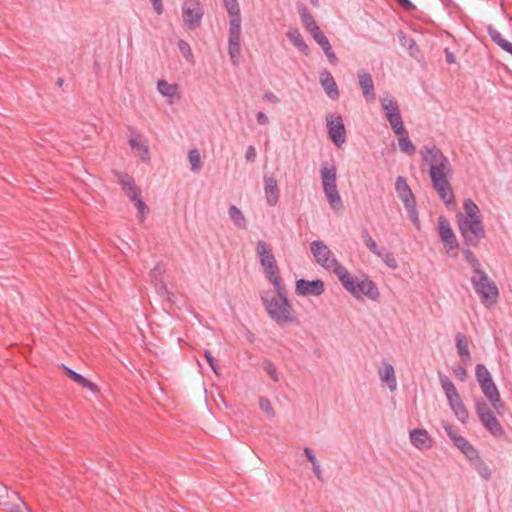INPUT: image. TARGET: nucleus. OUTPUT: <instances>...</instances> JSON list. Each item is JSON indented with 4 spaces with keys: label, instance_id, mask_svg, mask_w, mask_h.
<instances>
[{
    "label": "nucleus",
    "instance_id": "obj_8",
    "mask_svg": "<svg viewBox=\"0 0 512 512\" xmlns=\"http://www.w3.org/2000/svg\"><path fill=\"white\" fill-rule=\"evenodd\" d=\"M470 281L475 293L484 306L490 308L497 303L499 289L485 271L481 272V274L472 275Z\"/></svg>",
    "mask_w": 512,
    "mask_h": 512
},
{
    "label": "nucleus",
    "instance_id": "obj_17",
    "mask_svg": "<svg viewBox=\"0 0 512 512\" xmlns=\"http://www.w3.org/2000/svg\"><path fill=\"white\" fill-rule=\"evenodd\" d=\"M438 229L441 241L449 250H455L459 247V243L457 241L455 233L451 228L450 222L446 217H439Z\"/></svg>",
    "mask_w": 512,
    "mask_h": 512
},
{
    "label": "nucleus",
    "instance_id": "obj_38",
    "mask_svg": "<svg viewBox=\"0 0 512 512\" xmlns=\"http://www.w3.org/2000/svg\"><path fill=\"white\" fill-rule=\"evenodd\" d=\"M377 257H379L390 269L394 270L398 267V263L393 253L388 250L382 249L380 251V255H377Z\"/></svg>",
    "mask_w": 512,
    "mask_h": 512
},
{
    "label": "nucleus",
    "instance_id": "obj_29",
    "mask_svg": "<svg viewBox=\"0 0 512 512\" xmlns=\"http://www.w3.org/2000/svg\"><path fill=\"white\" fill-rule=\"evenodd\" d=\"M228 215L232 223L238 228V229H246L248 226L247 219L243 212L236 206V205H230L228 208Z\"/></svg>",
    "mask_w": 512,
    "mask_h": 512
},
{
    "label": "nucleus",
    "instance_id": "obj_26",
    "mask_svg": "<svg viewBox=\"0 0 512 512\" xmlns=\"http://www.w3.org/2000/svg\"><path fill=\"white\" fill-rule=\"evenodd\" d=\"M164 268L160 263H157L150 271L151 282L153 283L156 292L159 295L168 294L167 286L163 280Z\"/></svg>",
    "mask_w": 512,
    "mask_h": 512
},
{
    "label": "nucleus",
    "instance_id": "obj_27",
    "mask_svg": "<svg viewBox=\"0 0 512 512\" xmlns=\"http://www.w3.org/2000/svg\"><path fill=\"white\" fill-rule=\"evenodd\" d=\"M455 344L460 359L464 362H470L471 353L466 336L462 333H457L455 336Z\"/></svg>",
    "mask_w": 512,
    "mask_h": 512
},
{
    "label": "nucleus",
    "instance_id": "obj_40",
    "mask_svg": "<svg viewBox=\"0 0 512 512\" xmlns=\"http://www.w3.org/2000/svg\"><path fill=\"white\" fill-rule=\"evenodd\" d=\"M475 470L478 472V474L485 480H489L491 477V470L489 466L482 460L479 459L474 464Z\"/></svg>",
    "mask_w": 512,
    "mask_h": 512
},
{
    "label": "nucleus",
    "instance_id": "obj_32",
    "mask_svg": "<svg viewBox=\"0 0 512 512\" xmlns=\"http://www.w3.org/2000/svg\"><path fill=\"white\" fill-rule=\"evenodd\" d=\"M397 135L399 136L398 137V146H399L400 151L403 154H406L408 156H413L416 152V147L413 144V142L410 140V138L407 134V130L405 129V132H403L402 134H397Z\"/></svg>",
    "mask_w": 512,
    "mask_h": 512
},
{
    "label": "nucleus",
    "instance_id": "obj_63",
    "mask_svg": "<svg viewBox=\"0 0 512 512\" xmlns=\"http://www.w3.org/2000/svg\"><path fill=\"white\" fill-rule=\"evenodd\" d=\"M401 5H403L406 8L412 7L413 4L410 0H398Z\"/></svg>",
    "mask_w": 512,
    "mask_h": 512
},
{
    "label": "nucleus",
    "instance_id": "obj_47",
    "mask_svg": "<svg viewBox=\"0 0 512 512\" xmlns=\"http://www.w3.org/2000/svg\"><path fill=\"white\" fill-rule=\"evenodd\" d=\"M325 56L327 57V60L329 61V63H331L332 65H336L338 63V58L336 56V54L334 53V51L332 50V47L330 45V42L324 46L321 47Z\"/></svg>",
    "mask_w": 512,
    "mask_h": 512
},
{
    "label": "nucleus",
    "instance_id": "obj_9",
    "mask_svg": "<svg viewBox=\"0 0 512 512\" xmlns=\"http://www.w3.org/2000/svg\"><path fill=\"white\" fill-rule=\"evenodd\" d=\"M256 255L268 281L272 285L282 283L280 269L270 245L264 240L256 243Z\"/></svg>",
    "mask_w": 512,
    "mask_h": 512
},
{
    "label": "nucleus",
    "instance_id": "obj_5",
    "mask_svg": "<svg viewBox=\"0 0 512 512\" xmlns=\"http://www.w3.org/2000/svg\"><path fill=\"white\" fill-rule=\"evenodd\" d=\"M338 280L356 300H363L364 298L370 301H378L380 292L377 285L367 275L361 277H353L346 269L339 275Z\"/></svg>",
    "mask_w": 512,
    "mask_h": 512
},
{
    "label": "nucleus",
    "instance_id": "obj_57",
    "mask_svg": "<svg viewBox=\"0 0 512 512\" xmlns=\"http://www.w3.org/2000/svg\"><path fill=\"white\" fill-rule=\"evenodd\" d=\"M256 120L260 125H267L269 123L267 115L262 111L256 113Z\"/></svg>",
    "mask_w": 512,
    "mask_h": 512
},
{
    "label": "nucleus",
    "instance_id": "obj_59",
    "mask_svg": "<svg viewBox=\"0 0 512 512\" xmlns=\"http://www.w3.org/2000/svg\"><path fill=\"white\" fill-rule=\"evenodd\" d=\"M263 99L268 101V102H271V103H278L279 102V98L272 92H266L264 95H263Z\"/></svg>",
    "mask_w": 512,
    "mask_h": 512
},
{
    "label": "nucleus",
    "instance_id": "obj_6",
    "mask_svg": "<svg viewBox=\"0 0 512 512\" xmlns=\"http://www.w3.org/2000/svg\"><path fill=\"white\" fill-rule=\"evenodd\" d=\"M319 174L329 207L336 213L340 212L343 209V201L337 187V168L334 160L323 161Z\"/></svg>",
    "mask_w": 512,
    "mask_h": 512
},
{
    "label": "nucleus",
    "instance_id": "obj_10",
    "mask_svg": "<svg viewBox=\"0 0 512 512\" xmlns=\"http://www.w3.org/2000/svg\"><path fill=\"white\" fill-rule=\"evenodd\" d=\"M310 251L316 263L327 271L333 272L337 278L346 268L337 260L331 249L321 240L310 243Z\"/></svg>",
    "mask_w": 512,
    "mask_h": 512
},
{
    "label": "nucleus",
    "instance_id": "obj_52",
    "mask_svg": "<svg viewBox=\"0 0 512 512\" xmlns=\"http://www.w3.org/2000/svg\"><path fill=\"white\" fill-rule=\"evenodd\" d=\"M453 372L455 374V376L460 380V381H465L466 378H467V371L464 367L460 366V365H457V366H454L453 367Z\"/></svg>",
    "mask_w": 512,
    "mask_h": 512
},
{
    "label": "nucleus",
    "instance_id": "obj_3",
    "mask_svg": "<svg viewBox=\"0 0 512 512\" xmlns=\"http://www.w3.org/2000/svg\"><path fill=\"white\" fill-rule=\"evenodd\" d=\"M464 213H458L456 220L466 246L476 247L485 237V229L478 205L472 199L463 202Z\"/></svg>",
    "mask_w": 512,
    "mask_h": 512
},
{
    "label": "nucleus",
    "instance_id": "obj_22",
    "mask_svg": "<svg viewBox=\"0 0 512 512\" xmlns=\"http://www.w3.org/2000/svg\"><path fill=\"white\" fill-rule=\"evenodd\" d=\"M378 376L382 383L386 384L390 392H394L397 389V379L395 376V370L391 363L386 360L382 361V366L378 369Z\"/></svg>",
    "mask_w": 512,
    "mask_h": 512
},
{
    "label": "nucleus",
    "instance_id": "obj_31",
    "mask_svg": "<svg viewBox=\"0 0 512 512\" xmlns=\"http://www.w3.org/2000/svg\"><path fill=\"white\" fill-rule=\"evenodd\" d=\"M304 455L312 465V471L317 480H323V471L319 460L317 459L314 451L309 447L303 448Z\"/></svg>",
    "mask_w": 512,
    "mask_h": 512
},
{
    "label": "nucleus",
    "instance_id": "obj_37",
    "mask_svg": "<svg viewBox=\"0 0 512 512\" xmlns=\"http://www.w3.org/2000/svg\"><path fill=\"white\" fill-rule=\"evenodd\" d=\"M398 39L400 41V44L403 47L407 48V50L409 51L410 55L412 57H414L415 54L418 52V46H417L415 40L412 39V38L407 37L404 32H400L398 34Z\"/></svg>",
    "mask_w": 512,
    "mask_h": 512
},
{
    "label": "nucleus",
    "instance_id": "obj_35",
    "mask_svg": "<svg viewBox=\"0 0 512 512\" xmlns=\"http://www.w3.org/2000/svg\"><path fill=\"white\" fill-rule=\"evenodd\" d=\"M224 6L229 15V20H241L240 7L238 0H223Z\"/></svg>",
    "mask_w": 512,
    "mask_h": 512
},
{
    "label": "nucleus",
    "instance_id": "obj_13",
    "mask_svg": "<svg viewBox=\"0 0 512 512\" xmlns=\"http://www.w3.org/2000/svg\"><path fill=\"white\" fill-rule=\"evenodd\" d=\"M204 16V9L200 0H184L182 4V18L185 27L190 30L200 26Z\"/></svg>",
    "mask_w": 512,
    "mask_h": 512
},
{
    "label": "nucleus",
    "instance_id": "obj_20",
    "mask_svg": "<svg viewBox=\"0 0 512 512\" xmlns=\"http://www.w3.org/2000/svg\"><path fill=\"white\" fill-rule=\"evenodd\" d=\"M264 194L266 202L270 207L275 206L279 201L278 182L274 175L264 174L263 176Z\"/></svg>",
    "mask_w": 512,
    "mask_h": 512
},
{
    "label": "nucleus",
    "instance_id": "obj_36",
    "mask_svg": "<svg viewBox=\"0 0 512 512\" xmlns=\"http://www.w3.org/2000/svg\"><path fill=\"white\" fill-rule=\"evenodd\" d=\"M188 161L190 163V169L192 172H198L200 171L202 164H201V156L198 149H190L188 151Z\"/></svg>",
    "mask_w": 512,
    "mask_h": 512
},
{
    "label": "nucleus",
    "instance_id": "obj_7",
    "mask_svg": "<svg viewBox=\"0 0 512 512\" xmlns=\"http://www.w3.org/2000/svg\"><path fill=\"white\" fill-rule=\"evenodd\" d=\"M438 377L450 409L459 422L466 424L469 420V412L465 407L464 402L454 383L447 375L442 372L438 373Z\"/></svg>",
    "mask_w": 512,
    "mask_h": 512
},
{
    "label": "nucleus",
    "instance_id": "obj_4",
    "mask_svg": "<svg viewBox=\"0 0 512 512\" xmlns=\"http://www.w3.org/2000/svg\"><path fill=\"white\" fill-rule=\"evenodd\" d=\"M273 296H262L263 305L269 317L278 325L298 324L299 319L292 304L288 300V292L282 283L272 285Z\"/></svg>",
    "mask_w": 512,
    "mask_h": 512
},
{
    "label": "nucleus",
    "instance_id": "obj_54",
    "mask_svg": "<svg viewBox=\"0 0 512 512\" xmlns=\"http://www.w3.org/2000/svg\"><path fill=\"white\" fill-rule=\"evenodd\" d=\"M457 442L454 444L462 453L467 450L471 443L463 436L460 439H456Z\"/></svg>",
    "mask_w": 512,
    "mask_h": 512
},
{
    "label": "nucleus",
    "instance_id": "obj_43",
    "mask_svg": "<svg viewBox=\"0 0 512 512\" xmlns=\"http://www.w3.org/2000/svg\"><path fill=\"white\" fill-rule=\"evenodd\" d=\"M312 38L315 40V42L320 46H324L329 43L328 38L326 35L321 31L320 28L316 29L311 33Z\"/></svg>",
    "mask_w": 512,
    "mask_h": 512
},
{
    "label": "nucleus",
    "instance_id": "obj_25",
    "mask_svg": "<svg viewBox=\"0 0 512 512\" xmlns=\"http://www.w3.org/2000/svg\"><path fill=\"white\" fill-rule=\"evenodd\" d=\"M319 80L326 95L330 99L336 100L339 97V89L332 74L328 70L324 69L320 73Z\"/></svg>",
    "mask_w": 512,
    "mask_h": 512
},
{
    "label": "nucleus",
    "instance_id": "obj_23",
    "mask_svg": "<svg viewBox=\"0 0 512 512\" xmlns=\"http://www.w3.org/2000/svg\"><path fill=\"white\" fill-rule=\"evenodd\" d=\"M359 86L362 90V95L367 102L375 100V87L372 76L365 70L358 72Z\"/></svg>",
    "mask_w": 512,
    "mask_h": 512
},
{
    "label": "nucleus",
    "instance_id": "obj_55",
    "mask_svg": "<svg viewBox=\"0 0 512 512\" xmlns=\"http://www.w3.org/2000/svg\"><path fill=\"white\" fill-rule=\"evenodd\" d=\"M365 245L367 246V248L369 249V251L371 253H373L374 255H380V251L383 249V248H380L378 246V244L376 243V241L374 239H371L370 241H368L367 243H365Z\"/></svg>",
    "mask_w": 512,
    "mask_h": 512
},
{
    "label": "nucleus",
    "instance_id": "obj_50",
    "mask_svg": "<svg viewBox=\"0 0 512 512\" xmlns=\"http://www.w3.org/2000/svg\"><path fill=\"white\" fill-rule=\"evenodd\" d=\"M447 436L449 437V439L452 441L453 444H455L457 442L456 439H460L462 436L457 434V432L455 431V429L453 428L452 425L450 424H445L443 426Z\"/></svg>",
    "mask_w": 512,
    "mask_h": 512
},
{
    "label": "nucleus",
    "instance_id": "obj_2",
    "mask_svg": "<svg viewBox=\"0 0 512 512\" xmlns=\"http://www.w3.org/2000/svg\"><path fill=\"white\" fill-rule=\"evenodd\" d=\"M422 162L428 166V175L433 189L441 201L450 207L455 204V194L450 183L453 168L449 159L436 145L424 146L420 150Z\"/></svg>",
    "mask_w": 512,
    "mask_h": 512
},
{
    "label": "nucleus",
    "instance_id": "obj_18",
    "mask_svg": "<svg viewBox=\"0 0 512 512\" xmlns=\"http://www.w3.org/2000/svg\"><path fill=\"white\" fill-rule=\"evenodd\" d=\"M158 93L166 99V103L173 105L181 99L180 88L177 83H169L164 79L157 81Z\"/></svg>",
    "mask_w": 512,
    "mask_h": 512
},
{
    "label": "nucleus",
    "instance_id": "obj_39",
    "mask_svg": "<svg viewBox=\"0 0 512 512\" xmlns=\"http://www.w3.org/2000/svg\"><path fill=\"white\" fill-rule=\"evenodd\" d=\"M131 201L134 203V206L137 209L140 221L143 222L149 212L147 205L141 199V195L133 198Z\"/></svg>",
    "mask_w": 512,
    "mask_h": 512
},
{
    "label": "nucleus",
    "instance_id": "obj_30",
    "mask_svg": "<svg viewBox=\"0 0 512 512\" xmlns=\"http://www.w3.org/2000/svg\"><path fill=\"white\" fill-rule=\"evenodd\" d=\"M287 37L299 51L306 55L309 53V47L297 28H290Z\"/></svg>",
    "mask_w": 512,
    "mask_h": 512
},
{
    "label": "nucleus",
    "instance_id": "obj_33",
    "mask_svg": "<svg viewBox=\"0 0 512 512\" xmlns=\"http://www.w3.org/2000/svg\"><path fill=\"white\" fill-rule=\"evenodd\" d=\"M63 368L65 369L66 371V374L67 376L72 379L74 382H76L77 384L85 387V388H88L90 389L91 391H95L96 390V385L93 384L91 381H89L87 378H85L84 376H82L80 373L72 370L71 368H68L66 366L63 365Z\"/></svg>",
    "mask_w": 512,
    "mask_h": 512
},
{
    "label": "nucleus",
    "instance_id": "obj_1",
    "mask_svg": "<svg viewBox=\"0 0 512 512\" xmlns=\"http://www.w3.org/2000/svg\"><path fill=\"white\" fill-rule=\"evenodd\" d=\"M475 376L483 395L490 403L489 405L482 400L476 401V414L487 431L494 437L501 438L504 436L505 431L491 410L492 407L498 414H501L504 410L505 406L501 400L499 390L492 379L491 373L484 364L476 365Z\"/></svg>",
    "mask_w": 512,
    "mask_h": 512
},
{
    "label": "nucleus",
    "instance_id": "obj_41",
    "mask_svg": "<svg viewBox=\"0 0 512 512\" xmlns=\"http://www.w3.org/2000/svg\"><path fill=\"white\" fill-rule=\"evenodd\" d=\"M263 370L270 376L274 382L279 381V376L275 365L270 360H264L262 364Z\"/></svg>",
    "mask_w": 512,
    "mask_h": 512
},
{
    "label": "nucleus",
    "instance_id": "obj_46",
    "mask_svg": "<svg viewBox=\"0 0 512 512\" xmlns=\"http://www.w3.org/2000/svg\"><path fill=\"white\" fill-rule=\"evenodd\" d=\"M325 56L327 57V60L329 61V63H331L332 65H336L338 63V58L336 56V54L334 53V51L332 50V47L330 45V42L324 46L321 47Z\"/></svg>",
    "mask_w": 512,
    "mask_h": 512
},
{
    "label": "nucleus",
    "instance_id": "obj_15",
    "mask_svg": "<svg viewBox=\"0 0 512 512\" xmlns=\"http://www.w3.org/2000/svg\"><path fill=\"white\" fill-rule=\"evenodd\" d=\"M327 132L332 142L341 147L346 141V131L340 114L331 113L326 117Z\"/></svg>",
    "mask_w": 512,
    "mask_h": 512
},
{
    "label": "nucleus",
    "instance_id": "obj_42",
    "mask_svg": "<svg viewBox=\"0 0 512 512\" xmlns=\"http://www.w3.org/2000/svg\"><path fill=\"white\" fill-rule=\"evenodd\" d=\"M259 407L265 412L269 417L273 418L275 416V411L269 399L260 397L259 398Z\"/></svg>",
    "mask_w": 512,
    "mask_h": 512
},
{
    "label": "nucleus",
    "instance_id": "obj_51",
    "mask_svg": "<svg viewBox=\"0 0 512 512\" xmlns=\"http://www.w3.org/2000/svg\"><path fill=\"white\" fill-rule=\"evenodd\" d=\"M204 356H205L209 366L213 370V372L216 375H219V367L216 365L215 359H214L213 355L211 354V352L209 350H205L204 351Z\"/></svg>",
    "mask_w": 512,
    "mask_h": 512
},
{
    "label": "nucleus",
    "instance_id": "obj_58",
    "mask_svg": "<svg viewBox=\"0 0 512 512\" xmlns=\"http://www.w3.org/2000/svg\"><path fill=\"white\" fill-rule=\"evenodd\" d=\"M152 6L157 14H162L164 7L162 0H151Z\"/></svg>",
    "mask_w": 512,
    "mask_h": 512
},
{
    "label": "nucleus",
    "instance_id": "obj_60",
    "mask_svg": "<svg viewBox=\"0 0 512 512\" xmlns=\"http://www.w3.org/2000/svg\"><path fill=\"white\" fill-rule=\"evenodd\" d=\"M444 53H445L447 63L454 64L456 61L454 54L448 48H446L444 50Z\"/></svg>",
    "mask_w": 512,
    "mask_h": 512
},
{
    "label": "nucleus",
    "instance_id": "obj_16",
    "mask_svg": "<svg viewBox=\"0 0 512 512\" xmlns=\"http://www.w3.org/2000/svg\"><path fill=\"white\" fill-rule=\"evenodd\" d=\"M324 282L321 279H298L295 285V293L300 297L320 296L324 293Z\"/></svg>",
    "mask_w": 512,
    "mask_h": 512
},
{
    "label": "nucleus",
    "instance_id": "obj_56",
    "mask_svg": "<svg viewBox=\"0 0 512 512\" xmlns=\"http://www.w3.org/2000/svg\"><path fill=\"white\" fill-rule=\"evenodd\" d=\"M256 158V149L254 146H248L246 153H245V159L249 162H253Z\"/></svg>",
    "mask_w": 512,
    "mask_h": 512
},
{
    "label": "nucleus",
    "instance_id": "obj_28",
    "mask_svg": "<svg viewBox=\"0 0 512 512\" xmlns=\"http://www.w3.org/2000/svg\"><path fill=\"white\" fill-rule=\"evenodd\" d=\"M298 13L301 17L302 23L305 29L311 34L313 31L319 28L317 23L315 22L313 16L308 11V8L304 4H299L297 6Z\"/></svg>",
    "mask_w": 512,
    "mask_h": 512
},
{
    "label": "nucleus",
    "instance_id": "obj_53",
    "mask_svg": "<svg viewBox=\"0 0 512 512\" xmlns=\"http://www.w3.org/2000/svg\"><path fill=\"white\" fill-rule=\"evenodd\" d=\"M10 512H31V510L27 507L24 502H20L19 504H14L9 506Z\"/></svg>",
    "mask_w": 512,
    "mask_h": 512
},
{
    "label": "nucleus",
    "instance_id": "obj_64",
    "mask_svg": "<svg viewBox=\"0 0 512 512\" xmlns=\"http://www.w3.org/2000/svg\"><path fill=\"white\" fill-rule=\"evenodd\" d=\"M508 40H506L505 38H503V40H501L499 43H498V46L500 48H502V46L507 42Z\"/></svg>",
    "mask_w": 512,
    "mask_h": 512
},
{
    "label": "nucleus",
    "instance_id": "obj_49",
    "mask_svg": "<svg viewBox=\"0 0 512 512\" xmlns=\"http://www.w3.org/2000/svg\"><path fill=\"white\" fill-rule=\"evenodd\" d=\"M463 454L465 455V457H466L469 461L473 462V464H474L476 461H478L479 459H481V457L479 456L478 451L476 450V448H475L472 444H471V446H470L467 450H465V451L463 452Z\"/></svg>",
    "mask_w": 512,
    "mask_h": 512
},
{
    "label": "nucleus",
    "instance_id": "obj_11",
    "mask_svg": "<svg viewBox=\"0 0 512 512\" xmlns=\"http://www.w3.org/2000/svg\"><path fill=\"white\" fill-rule=\"evenodd\" d=\"M395 191L402 201L408 217L416 227V229H420V219H419V212L417 208L416 198L409 187L407 180L403 176H398L395 180Z\"/></svg>",
    "mask_w": 512,
    "mask_h": 512
},
{
    "label": "nucleus",
    "instance_id": "obj_24",
    "mask_svg": "<svg viewBox=\"0 0 512 512\" xmlns=\"http://www.w3.org/2000/svg\"><path fill=\"white\" fill-rule=\"evenodd\" d=\"M118 182L121 185L125 195L132 200L133 198L141 195L140 188L135 184V180L127 173H117Z\"/></svg>",
    "mask_w": 512,
    "mask_h": 512
},
{
    "label": "nucleus",
    "instance_id": "obj_61",
    "mask_svg": "<svg viewBox=\"0 0 512 512\" xmlns=\"http://www.w3.org/2000/svg\"><path fill=\"white\" fill-rule=\"evenodd\" d=\"M361 237H362L364 243H367L368 241L373 239L372 236L370 235L369 231L366 228L362 229Z\"/></svg>",
    "mask_w": 512,
    "mask_h": 512
},
{
    "label": "nucleus",
    "instance_id": "obj_19",
    "mask_svg": "<svg viewBox=\"0 0 512 512\" xmlns=\"http://www.w3.org/2000/svg\"><path fill=\"white\" fill-rule=\"evenodd\" d=\"M129 146L133 153L143 162L148 163L151 159L147 140L142 134H135L129 138Z\"/></svg>",
    "mask_w": 512,
    "mask_h": 512
},
{
    "label": "nucleus",
    "instance_id": "obj_62",
    "mask_svg": "<svg viewBox=\"0 0 512 512\" xmlns=\"http://www.w3.org/2000/svg\"><path fill=\"white\" fill-rule=\"evenodd\" d=\"M505 52L509 53L510 55H512V43L507 41L503 46L502 48Z\"/></svg>",
    "mask_w": 512,
    "mask_h": 512
},
{
    "label": "nucleus",
    "instance_id": "obj_44",
    "mask_svg": "<svg viewBox=\"0 0 512 512\" xmlns=\"http://www.w3.org/2000/svg\"><path fill=\"white\" fill-rule=\"evenodd\" d=\"M178 48L183 54L184 58L190 60L193 58V53L190 45L185 40H179Z\"/></svg>",
    "mask_w": 512,
    "mask_h": 512
},
{
    "label": "nucleus",
    "instance_id": "obj_14",
    "mask_svg": "<svg viewBox=\"0 0 512 512\" xmlns=\"http://www.w3.org/2000/svg\"><path fill=\"white\" fill-rule=\"evenodd\" d=\"M241 46V20H229L228 54L234 65L239 64Z\"/></svg>",
    "mask_w": 512,
    "mask_h": 512
},
{
    "label": "nucleus",
    "instance_id": "obj_48",
    "mask_svg": "<svg viewBox=\"0 0 512 512\" xmlns=\"http://www.w3.org/2000/svg\"><path fill=\"white\" fill-rule=\"evenodd\" d=\"M487 33L488 35L490 36L491 40L498 45V43L503 40V35L492 25H488L487 28Z\"/></svg>",
    "mask_w": 512,
    "mask_h": 512
},
{
    "label": "nucleus",
    "instance_id": "obj_45",
    "mask_svg": "<svg viewBox=\"0 0 512 512\" xmlns=\"http://www.w3.org/2000/svg\"><path fill=\"white\" fill-rule=\"evenodd\" d=\"M325 56L327 57V60L329 61V63H331L332 65H336L338 63V58L336 56V54L334 53V51L332 50V47L330 45V42L324 46L321 47Z\"/></svg>",
    "mask_w": 512,
    "mask_h": 512
},
{
    "label": "nucleus",
    "instance_id": "obj_21",
    "mask_svg": "<svg viewBox=\"0 0 512 512\" xmlns=\"http://www.w3.org/2000/svg\"><path fill=\"white\" fill-rule=\"evenodd\" d=\"M409 437L411 444L418 450H428L433 446V439L425 429H413Z\"/></svg>",
    "mask_w": 512,
    "mask_h": 512
},
{
    "label": "nucleus",
    "instance_id": "obj_12",
    "mask_svg": "<svg viewBox=\"0 0 512 512\" xmlns=\"http://www.w3.org/2000/svg\"><path fill=\"white\" fill-rule=\"evenodd\" d=\"M382 112L389 122L392 131L395 134L405 132V125L400 111V106L395 98L385 94L379 98Z\"/></svg>",
    "mask_w": 512,
    "mask_h": 512
},
{
    "label": "nucleus",
    "instance_id": "obj_34",
    "mask_svg": "<svg viewBox=\"0 0 512 512\" xmlns=\"http://www.w3.org/2000/svg\"><path fill=\"white\" fill-rule=\"evenodd\" d=\"M463 256H464L465 261L468 263V265L473 270V275L481 274V272H484L479 259L476 257V255L470 249H465L463 251Z\"/></svg>",
    "mask_w": 512,
    "mask_h": 512
}]
</instances>
